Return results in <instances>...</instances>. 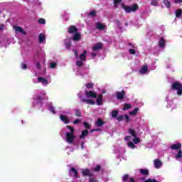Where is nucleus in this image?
Masks as SVG:
<instances>
[{
	"instance_id": "obj_57",
	"label": "nucleus",
	"mask_w": 182,
	"mask_h": 182,
	"mask_svg": "<svg viewBox=\"0 0 182 182\" xmlns=\"http://www.w3.org/2000/svg\"><path fill=\"white\" fill-rule=\"evenodd\" d=\"M91 56L92 58H96V56H97V51H94L93 53H91Z\"/></svg>"
},
{
	"instance_id": "obj_14",
	"label": "nucleus",
	"mask_w": 182,
	"mask_h": 182,
	"mask_svg": "<svg viewBox=\"0 0 182 182\" xmlns=\"http://www.w3.org/2000/svg\"><path fill=\"white\" fill-rule=\"evenodd\" d=\"M60 119L61 122L65 123V124H68L70 123V119H69V117H68L65 114H60Z\"/></svg>"
},
{
	"instance_id": "obj_62",
	"label": "nucleus",
	"mask_w": 182,
	"mask_h": 182,
	"mask_svg": "<svg viewBox=\"0 0 182 182\" xmlns=\"http://www.w3.org/2000/svg\"><path fill=\"white\" fill-rule=\"evenodd\" d=\"M115 23H117V25H118V26H119V25H120V22H119L117 21H116Z\"/></svg>"
},
{
	"instance_id": "obj_15",
	"label": "nucleus",
	"mask_w": 182,
	"mask_h": 182,
	"mask_svg": "<svg viewBox=\"0 0 182 182\" xmlns=\"http://www.w3.org/2000/svg\"><path fill=\"white\" fill-rule=\"evenodd\" d=\"M117 99L118 100H123L124 99V96H126V92H124V90L122 91H118L116 92Z\"/></svg>"
},
{
	"instance_id": "obj_30",
	"label": "nucleus",
	"mask_w": 182,
	"mask_h": 182,
	"mask_svg": "<svg viewBox=\"0 0 182 182\" xmlns=\"http://www.w3.org/2000/svg\"><path fill=\"white\" fill-rule=\"evenodd\" d=\"M88 134H89V131L84 130L82 132L81 135H80V139H85V137Z\"/></svg>"
},
{
	"instance_id": "obj_44",
	"label": "nucleus",
	"mask_w": 182,
	"mask_h": 182,
	"mask_svg": "<svg viewBox=\"0 0 182 182\" xmlns=\"http://www.w3.org/2000/svg\"><path fill=\"white\" fill-rule=\"evenodd\" d=\"M117 114H119V111H112V116L115 118L117 117Z\"/></svg>"
},
{
	"instance_id": "obj_39",
	"label": "nucleus",
	"mask_w": 182,
	"mask_h": 182,
	"mask_svg": "<svg viewBox=\"0 0 182 182\" xmlns=\"http://www.w3.org/2000/svg\"><path fill=\"white\" fill-rule=\"evenodd\" d=\"M75 112V116H77V117H82V114L80 113V111L77 109L74 110Z\"/></svg>"
},
{
	"instance_id": "obj_9",
	"label": "nucleus",
	"mask_w": 182,
	"mask_h": 182,
	"mask_svg": "<svg viewBox=\"0 0 182 182\" xmlns=\"http://www.w3.org/2000/svg\"><path fill=\"white\" fill-rule=\"evenodd\" d=\"M85 93L87 99H96V97H97V95L93 91H85Z\"/></svg>"
},
{
	"instance_id": "obj_60",
	"label": "nucleus",
	"mask_w": 182,
	"mask_h": 182,
	"mask_svg": "<svg viewBox=\"0 0 182 182\" xmlns=\"http://www.w3.org/2000/svg\"><path fill=\"white\" fill-rule=\"evenodd\" d=\"M176 2L180 4V2H182V0H176Z\"/></svg>"
},
{
	"instance_id": "obj_1",
	"label": "nucleus",
	"mask_w": 182,
	"mask_h": 182,
	"mask_svg": "<svg viewBox=\"0 0 182 182\" xmlns=\"http://www.w3.org/2000/svg\"><path fill=\"white\" fill-rule=\"evenodd\" d=\"M129 133L131 134V136H127L124 138V140L128 141V147H130V149H136V146L134 144H139V143H140V138L137 137V134H136V132H134V130L132 129H129ZM132 140L133 142H132Z\"/></svg>"
},
{
	"instance_id": "obj_36",
	"label": "nucleus",
	"mask_w": 182,
	"mask_h": 182,
	"mask_svg": "<svg viewBox=\"0 0 182 182\" xmlns=\"http://www.w3.org/2000/svg\"><path fill=\"white\" fill-rule=\"evenodd\" d=\"M129 109H132V105L127 103L124 104L122 110H129Z\"/></svg>"
},
{
	"instance_id": "obj_43",
	"label": "nucleus",
	"mask_w": 182,
	"mask_h": 182,
	"mask_svg": "<svg viewBox=\"0 0 182 182\" xmlns=\"http://www.w3.org/2000/svg\"><path fill=\"white\" fill-rule=\"evenodd\" d=\"M83 62H85V61H83L82 60H77V62H76L77 66H80V67L83 66Z\"/></svg>"
},
{
	"instance_id": "obj_4",
	"label": "nucleus",
	"mask_w": 182,
	"mask_h": 182,
	"mask_svg": "<svg viewBox=\"0 0 182 182\" xmlns=\"http://www.w3.org/2000/svg\"><path fill=\"white\" fill-rule=\"evenodd\" d=\"M172 89L173 90H177V95L181 96L182 95V85L178 82H175L172 84Z\"/></svg>"
},
{
	"instance_id": "obj_29",
	"label": "nucleus",
	"mask_w": 182,
	"mask_h": 182,
	"mask_svg": "<svg viewBox=\"0 0 182 182\" xmlns=\"http://www.w3.org/2000/svg\"><path fill=\"white\" fill-rule=\"evenodd\" d=\"M96 126L98 127H102L103 124H105V122L102 120V119H98L95 122Z\"/></svg>"
},
{
	"instance_id": "obj_25",
	"label": "nucleus",
	"mask_w": 182,
	"mask_h": 182,
	"mask_svg": "<svg viewBox=\"0 0 182 182\" xmlns=\"http://www.w3.org/2000/svg\"><path fill=\"white\" fill-rule=\"evenodd\" d=\"M64 43L65 45V48L67 49H69V48H70L71 45H72V41L70 40V38H66L64 41Z\"/></svg>"
},
{
	"instance_id": "obj_37",
	"label": "nucleus",
	"mask_w": 182,
	"mask_h": 182,
	"mask_svg": "<svg viewBox=\"0 0 182 182\" xmlns=\"http://www.w3.org/2000/svg\"><path fill=\"white\" fill-rule=\"evenodd\" d=\"M34 5L38 8H42V3L39 0L34 1Z\"/></svg>"
},
{
	"instance_id": "obj_22",
	"label": "nucleus",
	"mask_w": 182,
	"mask_h": 182,
	"mask_svg": "<svg viewBox=\"0 0 182 182\" xmlns=\"http://www.w3.org/2000/svg\"><path fill=\"white\" fill-rule=\"evenodd\" d=\"M87 55V50H84L82 53H81L80 55V56L78 57L80 60H82L83 62H85L86 60V55Z\"/></svg>"
},
{
	"instance_id": "obj_7",
	"label": "nucleus",
	"mask_w": 182,
	"mask_h": 182,
	"mask_svg": "<svg viewBox=\"0 0 182 182\" xmlns=\"http://www.w3.org/2000/svg\"><path fill=\"white\" fill-rule=\"evenodd\" d=\"M45 96V92H43L41 94H38L34 97V103H37V105H41L42 100H43V97Z\"/></svg>"
},
{
	"instance_id": "obj_34",
	"label": "nucleus",
	"mask_w": 182,
	"mask_h": 182,
	"mask_svg": "<svg viewBox=\"0 0 182 182\" xmlns=\"http://www.w3.org/2000/svg\"><path fill=\"white\" fill-rule=\"evenodd\" d=\"M57 65H58V63L56 62L52 61L50 63L49 68L50 69H55V68H56Z\"/></svg>"
},
{
	"instance_id": "obj_55",
	"label": "nucleus",
	"mask_w": 182,
	"mask_h": 182,
	"mask_svg": "<svg viewBox=\"0 0 182 182\" xmlns=\"http://www.w3.org/2000/svg\"><path fill=\"white\" fill-rule=\"evenodd\" d=\"M80 123V119H77L75 121H73V124H79Z\"/></svg>"
},
{
	"instance_id": "obj_23",
	"label": "nucleus",
	"mask_w": 182,
	"mask_h": 182,
	"mask_svg": "<svg viewBox=\"0 0 182 182\" xmlns=\"http://www.w3.org/2000/svg\"><path fill=\"white\" fill-rule=\"evenodd\" d=\"M103 102V95L100 94L97 98V106H101Z\"/></svg>"
},
{
	"instance_id": "obj_48",
	"label": "nucleus",
	"mask_w": 182,
	"mask_h": 182,
	"mask_svg": "<svg viewBox=\"0 0 182 182\" xmlns=\"http://www.w3.org/2000/svg\"><path fill=\"white\" fill-rule=\"evenodd\" d=\"M89 16H92V18L94 16H96V11H92L88 14Z\"/></svg>"
},
{
	"instance_id": "obj_24",
	"label": "nucleus",
	"mask_w": 182,
	"mask_h": 182,
	"mask_svg": "<svg viewBox=\"0 0 182 182\" xmlns=\"http://www.w3.org/2000/svg\"><path fill=\"white\" fill-rule=\"evenodd\" d=\"M77 75H78L81 77H86V76H87V75H89V71L81 70Z\"/></svg>"
},
{
	"instance_id": "obj_38",
	"label": "nucleus",
	"mask_w": 182,
	"mask_h": 182,
	"mask_svg": "<svg viewBox=\"0 0 182 182\" xmlns=\"http://www.w3.org/2000/svg\"><path fill=\"white\" fill-rule=\"evenodd\" d=\"M182 15V10L181 9H178L176 11V18H180Z\"/></svg>"
},
{
	"instance_id": "obj_16",
	"label": "nucleus",
	"mask_w": 182,
	"mask_h": 182,
	"mask_svg": "<svg viewBox=\"0 0 182 182\" xmlns=\"http://www.w3.org/2000/svg\"><path fill=\"white\" fill-rule=\"evenodd\" d=\"M103 46L102 43H97L92 46V50L93 52H97V50H100Z\"/></svg>"
},
{
	"instance_id": "obj_56",
	"label": "nucleus",
	"mask_w": 182,
	"mask_h": 182,
	"mask_svg": "<svg viewBox=\"0 0 182 182\" xmlns=\"http://www.w3.org/2000/svg\"><path fill=\"white\" fill-rule=\"evenodd\" d=\"M124 117H125L126 122H130V118L129 117V115L125 114V115L124 116Z\"/></svg>"
},
{
	"instance_id": "obj_49",
	"label": "nucleus",
	"mask_w": 182,
	"mask_h": 182,
	"mask_svg": "<svg viewBox=\"0 0 182 182\" xmlns=\"http://www.w3.org/2000/svg\"><path fill=\"white\" fill-rule=\"evenodd\" d=\"M151 5H153V6H157L159 5V3L156 0H153L151 2Z\"/></svg>"
},
{
	"instance_id": "obj_3",
	"label": "nucleus",
	"mask_w": 182,
	"mask_h": 182,
	"mask_svg": "<svg viewBox=\"0 0 182 182\" xmlns=\"http://www.w3.org/2000/svg\"><path fill=\"white\" fill-rule=\"evenodd\" d=\"M121 6L122 9H124L127 14H130V12H135V11L137 9L136 4H134L132 6H126V4H122Z\"/></svg>"
},
{
	"instance_id": "obj_59",
	"label": "nucleus",
	"mask_w": 182,
	"mask_h": 182,
	"mask_svg": "<svg viewBox=\"0 0 182 182\" xmlns=\"http://www.w3.org/2000/svg\"><path fill=\"white\" fill-rule=\"evenodd\" d=\"M95 171H99V170H100V166H97L95 168H94Z\"/></svg>"
},
{
	"instance_id": "obj_64",
	"label": "nucleus",
	"mask_w": 182,
	"mask_h": 182,
	"mask_svg": "<svg viewBox=\"0 0 182 182\" xmlns=\"http://www.w3.org/2000/svg\"><path fill=\"white\" fill-rule=\"evenodd\" d=\"M81 148L84 149V147H83V142L81 143Z\"/></svg>"
},
{
	"instance_id": "obj_6",
	"label": "nucleus",
	"mask_w": 182,
	"mask_h": 182,
	"mask_svg": "<svg viewBox=\"0 0 182 182\" xmlns=\"http://www.w3.org/2000/svg\"><path fill=\"white\" fill-rule=\"evenodd\" d=\"M13 28H14V30L15 31V33L16 35H18V33H21V35H23V36L27 35V33L25 31V30H23V28H22L19 26H14Z\"/></svg>"
},
{
	"instance_id": "obj_45",
	"label": "nucleus",
	"mask_w": 182,
	"mask_h": 182,
	"mask_svg": "<svg viewBox=\"0 0 182 182\" xmlns=\"http://www.w3.org/2000/svg\"><path fill=\"white\" fill-rule=\"evenodd\" d=\"M38 23H40L41 25H45V23H46V21H45L44 18H40L38 20Z\"/></svg>"
},
{
	"instance_id": "obj_10",
	"label": "nucleus",
	"mask_w": 182,
	"mask_h": 182,
	"mask_svg": "<svg viewBox=\"0 0 182 182\" xmlns=\"http://www.w3.org/2000/svg\"><path fill=\"white\" fill-rule=\"evenodd\" d=\"M37 82H38V83H41L43 86H48V85H49V83H50V81H49L46 78L42 77H39L37 79Z\"/></svg>"
},
{
	"instance_id": "obj_33",
	"label": "nucleus",
	"mask_w": 182,
	"mask_h": 182,
	"mask_svg": "<svg viewBox=\"0 0 182 182\" xmlns=\"http://www.w3.org/2000/svg\"><path fill=\"white\" fill-rule=\"evenodd\" d=\"M139 112V108H135L133 111L129 112L130 116H136Z\"/></svg>"
},
{
	"instance_id": "obj_2",
	"label": "nucleus",
	"mask_w": 182,
	"mask_h": 182,
	"mask_svg": "<svg viewBox=\"0 0 182 182\" xmlns=\"http://www.w3.org/2000/svg\"><path fill=\"white\" fill-rule=\"evenodd\" d=\"M64 133H65V141H67L68 144H73V141H75V139H76V136H75V129L67 125L66 127L64 128V130L61 132L62 136H63Z\"/></svg>"
},
{
	"instance_id": "obj_54",
	"label": "nucleus",
	"mask_w": 182,
	"mask_h": 182,
	"mask_svg": "<svg viewBox=\"0 0 182 182\" xmlns=\"http://www.w3.org/2000/svg\"><path fill=\"white\" fill-rule=\"evenodd\" d=\"M90 182H98V181L95 178V177L90 176Z\"/></svg>"
},
{
	"instance_id": "obj_8",
	"label": "nucleus",
	"mask_w": 182,
	"mask_h": 182,
	"mask_svg": "<svg viewBox=\"0 0 182 182\" xmlns=\"http://www.w3.org/2000/svg\"><path fill=\"white\" fill-rule=\"evenodd\" d=\"M82 95L83 94H82V92L77 94V97L79 99H81L82 102L87 103V105H95V101H93V100H86L83 97Z\"/></svg>"
},
{
	"instance_id": "obj_26",
	"label": "nucleus",
	"mask_w": 182,
	"mask_h": 182,
	"mask_svg": "<svg viewBox=\"0 0 182 182\" xmlns=\"http://www.w3.org/2000/svg\"><path fill=\"white\" fill-rule=\"evenodd\" d=\"M46 39V36L43 33H40L38 37V42L39 43H43L45 40Z\"/></svg>"
},
{
	"instance_id": "obj_51",
	"label": "nucleus",
	"mask_w": 182,
	"mask_h": 182,
	"mask_svg": "<svg viewBox=\"0 0 182 182\" xmlns=\"http://www.w3.org/2000/svg\"><path fill=\"white\" fill-rule=\"evenodd\" d=\"M21 69H23V70L28 69V66L26 65V64H25V63H21Z\"/></svg>"
},
{
	"instance_id": "obj_17",
	"label": "nucleus",
	"mask_w": 182,
	"mask_h": 182,
	"mask_svg": "<svg viewBox=\"0 0 182 182\" xmlns=\"http://www.w3.org/2000/svg\"><path fill=\"white\" fill-rule=\"evenodd\" d=\"M154 166L155 168H161V167H163V162H161L160 159H155L154 161Z\"/></svg>"
},
{
	"instance_id": "obj_52",
	"label": "nucleus",
	"mask_w": 182,
	"mask_h": 182,
	"mask_svg": "<svg viewBox=\"0 0 182 182\" xmlns=\"http://www.w3.org/2000/svg\"><path fill=\"white\" fill-rule=\"evenodd\" d=\"M73 53H74V55H75L76 59H79V55H78V54H77V50H73Z\"/></svg>"
},
{
	"instance_id": "obj_46",
	"label": "nucleus",
	"mask_w": 182,
	"mask_h": 182,
	"mask_svg": "<svg viewBox=\"0 0 182 182\" xmlns=\"http://www.w3.org/2000/svg\"><path fill=\"white\" fill-rule=\"evenodd\" d=\"M117 120H118V122H122L123 120H124V115H119L117 117Z\"/></svg>"
},
{
	"instance_id": "obj_40",
	"label": "nucleus",
	"mask_w": 182,
	"mask_h": 182,
	"mask_svg": "<svg viewBox=\"0 0 182 182\" xmlns=\"http://www.w3.org/2000/svg\"><path fill=\"white\" fill-rule=\"evenodd\" d=\"M123 0H114V6L117 8L119 6V4H120Z\"/></svg>"
},
{
	"instance_id": "obj_31",
	"label": "nucleus",
	"mask_w": 182,
	"mask_h": 182,
	"mask_svg": "<svg viewBox=\"0 0 182 182\" xmlns=\"http://www.w3.org/2000/svg\"><path fill=\"white\" fill-rule=\"evenodd\" d=\"M133 48H131L129 50V53L130 55H136V46H132Z\"/></svg>"
},
{
	"instance_id": "obj_53",
	"label": "nucleus",
	"mask_w": 182,
	"mask_h": 182,
	"mask_svg": "<svg viewBox=\"0 0 182 182\" xmlns=\"http://www.w3.org/2000/svg\"><path fill=\"white\" fill-rule=\"evenodd\" d=\"M84 127H85V129H90V124L87 122H84Z\"/></svg>"
},
{
	"instance_id": "obj_41",
	"label": "nucleus",
	"mask_w": 182,
	"mask_h": 182,
	"mask_svg": "<svg viewBox=\"0 0 182 182\" xmlns=\"http://www.w3.org/2000/svg\"><path fill=\"white\" fill-rule=\"evenodd\" d=\"M140 173L144 174V176H147L149 174V170L147 169H140Z\"/></svg>"
},
{
	"instance_id": "obj_50",
	"label": "nucleus",
	"mask_w": 182,
	"mask_h": 182,
	"mask_svg": "<svg viewBox=\"0 0 182 182\" xmlns=\"http://www.w3.org/2000/svg\"><path fill=\"white\" fill-rule=\"evenodd\" d=\"M6 29V25L0 24V31H5Z\"/></svg>"
},
{
	"instance_id": "obj_42",
	"label": "nucleus",
	"mask_w": 182,
	"mask_h": 182,
	"mask_svg": "<svg viewBox=\"0 0 182 182\" xmlns=\"http://www.w3.org/2000/svg\"><path fill=\"white\" fill-rule=\"evenodd\" d=\"M85 87H87V89H92L93 88V83L92 82H87L85 85Z\"/></svg>"
},
{
	"instance_id": "obj_5",
	"label": "nucleus",
	"mask_w": 182,
	"mask_h": 182,
	"mask_svg": "<svg viewBox=\"0 0 182 182\" xmlns=\"http://www.w3.org/2000/svg\"><path fill=\"white\" fill-rule=\"evenodd\" d=\"M70 177H73V178H80L79 177V173L77 172V169L72 167L69 170Z\"/></svg>"
},
{
	"instance_id": "obj_12",
	"label": "nucleus",
	"mask_w": 182,
	"mask_h": 182,
	"mask_svg": "<svg viewBox=\"0 0 182 182\" xmlns=\"http://www.w3.org/2000/svg\"><path fill=\"white\" fill-rule=\"evenodd\" d=\"M174 157L177 161L182 163V150L179 149L176 153L174 154Z\"/></svg>"
},
{
	"instance_id": "obj_63",
	"label": "nucleus",
	"mask_w": 182,
	"mask_h": 182,
	"mask_svg": "<svg viewBox=\"0 0 182 182\" xmlns=\"http://www.w3.org/2000/svg\"><path fill=\"white\" fill-rule=\"evenodd\" d=\"M106 93V91L105 90H102V95H105Z\"/></svg>"
},
{
	"instance_id": "obj_28",
	"label": "nucleus",
	"mask_w": 182,
	"mask_h": 182,
	"mask_svg": "<svg viewBox=\"0 0 182 182\" xmlns=\"http://www.w3.org/2000/svg\"><path fill=\"white\" fill-rule=\"evenodd\" d=\"M96 28H97V29H100V31H102L103 29H105L106 28V26H105L102 23H97Z\"/></svg>"
},
{
	"instance_id": "obj_13",
	"label": "nucleus",
	"mask_w": 182,
	"mask_h": 182,
	"mask_svg": "<svg viewBox=\"0 0 182 182\" xmlns=\"http://www.w3.org/2000/svg\"><path fill=\"white\" fill-rule=\"evenodd\" d=\"M139 73L140 75H147V73H149V67L147 65H144L141 67Z\"/></svg>"
},
{
	"instance_id": "obj_20",
	"label": "nucleus",
	"mask_w": 182,
	"mask_h": 182,
	"mask_svg": "<svg viewBox=\"0 0 182 182\" xmlns=\"http://www.w3.org/2000/svg\"><path fill=\"white\" fill-rule=\"evenodd\" d=\"M159 48H165L166 46V39L163 37H161L159 41Z\"/></svg>"
},
{
	"instance_id": "obj_32",
	"label": "nucleus",
	"mask_w": 182,
	"mask_h": 182,
	"mask_svg": "<svg viewBox=\"0 0 182 182\" xmlns=\"http://www.w3.org/2000/svg\"><path fill=\"white\" fill-rule=\"evenodd\" d=\"M114 153H119V154H123V153H124V149L123 148L118 147V149H114Z\"/></svg>"
},
{
	"instance_id": "obj_58",
	"label": "nucleus",
	"mask_w": 182,
	"mask_h": 182,
	"mask_svg": "<svg viewBox=\"0 0 182 182\" xmlns=\"http://www.w3.org/2000/svg\"><path fill=\"white\" fill-rule=\"evenodd\" d=\"M127 178H129V176H128V175H124V176L122 177L123 181H127Z\"/></svg>"
},
{
	"instance_id": "obj_18",
	"label": "nucleus",
	"mask_w": 182,
	"mask_h": 182,
	"mask_svg": "<svg viewBox=\"0 0 182 182\" xmlns=\"http://www.w3.org/2000/svg\"><path fill=\"white\" fill-rule=\"evenodd\" d=\"M81 38H82V35H80V33L77 32L73 34V41H74L75 42H79Z\"/></svg>"
},
{
	"instance_id": "obj_11",
	"label": "nucleus",
	"mask_w": 182,
	"mask_h": 182,
	"mask_svg": "<svg viewBox=\"0 0 182 182\" xmlns=\"http://www.w3.org/2000/svg\"><path fill=\"white\" fill-rule=\"evenodd\" d=\"M41 106H45L46 109H48V110H50L53 114H55L56 113V111L55 110V107L52 105V103L48 102L47 104H42Z\"/></svg>"
},
{
	"instance_id": "obj_27",
	"label": "nucleus",
	"mask_w": 182,
	"mask_h": 182,
	"mask_svg": "<svg viewBox=\"0 0 182 182\" xmlns=\"http://www.w3.org/2000/svg\"><path fill=\"white\" fill-rule=\"evenodd\" d=\"M68 33L75 34L77 33V28L75 26H71L68 29Z\"/></svg>"
},
{
	"instance_id": "obj_21",
	"label": "nucleus",
	"mask_w": 182,
	"mask_h": 182,
	"mask_svg": "<svg viewBox=\"0 0 182 182\" xmlns=\"http://www.w3.org/2000/svg\"><path fill=\"white\" fill-rule=\"evenodd\" d=\"M171 150H181V144H174L171 146Z\"/></svg>"
},
{
	"instance_id": "obj_19",
	"label": "nucleus",
	"mask_w": 182,
	"mask_h": 182,
	"mask_svg": "<svg viewBox=\"0 0 182 182\" xmlns=\"http://www.w3.org/2000/svg\"><path fill=\"white\" fill-rule=\"evenodd\" d=\"M36 66L37 68H38L40 70H43V73H45L46 72V68L45 67V63H43L41 65V63H36Z\"/></svg>"
},
{
	"instance_id": "obj_61",
	"label": "nucleus",
	"mask_w": 182,
	"mask_h": 182,
	"mask_svg": "<svg viewBox=\"0 0 182 182\" xmlns=\"http://www.w3.org/2000/svg\"><path fill=\"white\" fill-rule=\"evenodd\" d=\"M151 69V70H154V69H156V66L153 65Z\"/></svg>"
},
{
	"instance_id": "obj_47",
	"label": "nucleus",
	"mask_w": 182,
	"mask_h": 182,
	"mask_svg": "<svg viewBox=\"0 0 182 182\" xmlns=\"http://www.w3.org/2000/svg\"><path fill=\"white\" fill-rule=\"evenodd\" d=\"M164 4L165 6H166V8L170 7V1L168 0H164Z\"/></svg>"
},
{
	"instance_id": "obj_35",
	"label": "nucleus",
	"mask_w": 182,
	"mask_h": 182,
	"mask_svg": "<svg viewBox=\"0 0 182 182\" xmlns=\"http://www.w3.org/2000/svg\"><path fill=\"white\" fill-rule=\"evenodd\" d=\"M83 176H92L89 169H85L82 171Z\"/></svg>"
}]
</instances>
